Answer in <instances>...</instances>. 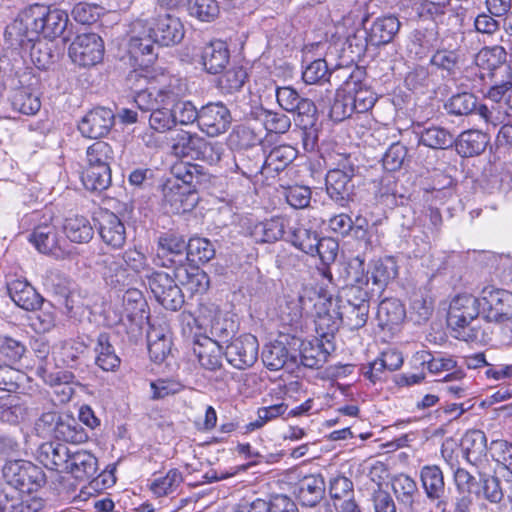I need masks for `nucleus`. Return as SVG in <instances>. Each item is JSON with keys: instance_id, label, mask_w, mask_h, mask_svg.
I'll return each mask as SVG.
<instances>
[{"instance_id": "nucleus-51", "label": "nucleus", "mask_w": 512, "mask_h": 512, "mask_svg": "<svg viewBox=\"0 0 512 512\" xmlns=\"http://www.w3.org/2000/svg\"><path fill=\"white\" fill-rule=\"evenodd\" d=\"M113 161L114 150L107 142L97 141L87 148L86 166L110 168Z\"/></svg>"}, {"instance_id": "nucleus-26", "label": "nucleus", "mask_w": 512, "mask_h": 512, "mask_svg": "<svg viewBox=\"0 0 512 512\" xmlns=\"http://www.w3.org/2000/svg\"><path fill=\"white\" fill-rule=\"evenodd\" d=\"M201 60L208 73H221L230 60V51L226 42L214 40L205 45L202 50Z\"/></svg>"}, {"instance_id": "nucleus-16", "label": "nucleus", "mask_w": 512, "mask_h": 512, "mask_svg": "<svg viewBox=\"0 0 512 512\" xmlns=\"http://www.w3.org/2000/svg\"><path fill=\"white\" fill-rule=\"evenodd\" d=\"M114 124V114L107 108H96L88 112L78 124L80 133L96 139L108 134Z\"/></svg>"}, {"instance_id": "nucleus-62", "label": "nucleus", "mask_w": 512, "mask_h": 512, "mask_svg": "<svg viewBox=\"0 0 512 512\" xmlns=\"http://www.w3.org/2000/svg\"><path fill=\"white\" fill-rule=\"evenodd\" d=\"M287 409L288 406L283 402L267 407H261L257 411L258 418L255 421L250 422L246 428L248 431L259 429L263 427L267 422L283 415Z\"/></svg>"}, {"instance_id": "nucleus-61", "label": "nucleus", "mask_w": 512, "mask_h": 512, "mask_svg": "<svg viewBox=\"0 0 512 512\" xmlns=\"http://www.w3.org/2000/svg\"><path fill=\"white\" fill-rule=\"evenodd\" d=\"M247 78V73L242 67H233L226 71L219 79L220 88L226 93L232 94L239 91Z\"/></svg>"}, {"instance_id": "nucleus-41", "label": "nucleus", "mask_w": 512, "mask_h": 512, "mask_svg": "<svg viewBox=\"0 0 512 512\" xmlns=\"http://www.w3.org/2000/svg\"><path fill=\"white\" fill-rule=\"evenodd\" d=\"M94 351L96 353V364L102 370L114 372L120 367L121 359L115 353L108 334L100 333L98 335Z\"/></svg>"}, {"instance_id": "nucleus-52", "label": "nucleus", "mask_w": 512, "mask_h": 512, "mask_svg": "<svg viewBox=\"0 0 512 512\" xmlns=\"http://www.w3.org/2000/svg\"><path fill=\"white\" fill-rule=\"evenodd\" d=\"M215 256V248L210 240L192 237L188 241L187 260L193 263H207Z\"/></svg>"}, {"instance_id": "nucleus-12", "label": "nucleus", "mask_w": 512, "mask_h": 512, "mask_svg": "<svg viewBox=\"0 0 512 512\" xmlns=\"http://www.w3.org/2000/svg\"><path fill=\"white\" fill-rule=\"evenodd\" d=\"M104 53L103 41L95 33L78 35L69 47V57L79 66H94L102 60Z\"/></svg>"}, {"instance_id": "nucleus-37", "label": "nucleus", "mask_w": 512, "mask_h": 512, "mask_svg": "<svg viewBox=\"0 0 512 512\" xmlns=\"http://www.w3.org/2000/svg\"><path fill=\"white\" fill-rule=\"evenodd\" d=\"M284 240L290 242L297 249L314 256V249L318 240V234L299 223L290 220Z\"/></svg>"}, {"instance_id": "nucleus-27", "label": "nucleus", "mask_w": 512, "mask_h": 512, "mask_svg": "<svg viewBox=\"0 0 512 512\" xmlns=\"http://www.w3.org/2000/svg\"><path fill=\"white\" fill-rule=\"evenodd\" d=\"M325 493L324 480L319 475L303 477L295 486L294 494L304 506H316Z\"/></svg>"}, {"instance_id": "nucleus-42", "label": "nucleus", "mask_w": 512, "mask_h": 512, "mask_svg": "<svg viewBox=\"0 0 512 512\" xmlns=\"http://www.w3.org/2000/svg\"><path fill=\"white\" fill-rule=\"evenodd\" d=\"M172 174L178 181L182 182V186L191 188H197L209 179V175L202 166L190 162L176 163L172 167Z\"/></svg>"}, {"instance_id": "nucleus-43", "label": "nucleus", "mask_w": 512, "mask_h": 512, "mask_svg": "<svg viewBox=\"0 0 512 512\" xmlns=\"http://www.w3.org/2000/svg\"><path fill=\"white\" fill-rule=\"evenodd\" d=\"M63 231L66 237L74 243H87L94 235L90 221L80 215L67 217L63 224Z\"/></svg>"}, {"instance_id": "nucleus-30", "label": "nucleus", "mask_w": 512, "mask_h": 512, "mask_svg": "<svg viewBox=\"0 0 512 512\" xmlns=\"http://www.w3.org/2000/svg\"><path fill=\"white\" fill-rule=\"evenodd\" d=\"M165 200L173 213L180 214L191 211L197 204L198 196L196 188L175 183L165 191Z\"/></svg>"}, {"instance_id": "nucleus-5", "label": "nucleus", "mask_w": 512, "mask_h": 512, "mask_svg": "<svg viewBox=\"0 0 512 512\" xmlns=\"http://www.w3.org/2000/svg\"><path fill=\"white\" fill-rule=\"evenodd\" d=\"M2 478L6 483L4 488L11 492L32 493L46 482L43 470L25 460L8 461L2 468Z\"/></svg>"}, {"instance_id": "nucleus-55", "label": "nucleus", "mask_w": 512, "mask_h": 512, "mask_svg": "<svg viewBox=\"0 0 512 512\" xmlns=\"http://www.w3.org/2000/svg\"><path fill=\"white\" fill-rule=\"evenodd\" d=\"M507 52L505 47L494 46L483 48L476 55V65L482 69L494 71L506 62Z\"/></svg>"}, {"instance_id": "nucleus-34", "label": "nucleus", "mask_w": 512, "mask_h": 512, "mask_svg": "<svg viewBox=\"0 0 512 512\" xmlns=\"http://www.w3.org/2000/svg\"><path fill=\"white\" fill-rule=\"evenodd\" d=\"M452 328L453 337L466 342L487 344L491 341V330L488 325L481 326L480 320H467L457 325H449Z\"/></svg>"}, {"instance_id": "nucleus-9", "label": "nucleus", "mask_w": 512, "mask_h": 512, "mask_svg": "<svg viewBox=\"0 0 512 512\" xmlns=\"http://www.w3.org/2000/svg\"><path fill=\"white\" fill-rule=\"evenodd\" d=\"M155 299L166 309L177 311L184 304V296L174 279L166 272L154 271L146 275Z\"/></svg>"}, {"instance_id": "nucleus-6", "label": "nucleus", "mask_w": 512, "mask_h": 512, "mask_svg": "<svg viewBox=\"0 0 512 512\" xmlns=\"http://www.w3.org/2000/svg\"><path fill=\"white\" fill-rule=\"evenodd\" d=\"M482 317L486 322L504 324L512 338V293L495 287H485L481 291Z\"/></svg>"}, {"instance_id": "nucleus-59", "label": "nucleus", "mask_w": 512, "mask_h": 512, "mask_svg": "<svg viewBox=\"0 0 512 512\" xmlns=\"http://www.w3.org/2000/svg\"><path fill=\"white\" fill-rule=\"evenodd\" d=\"M490 450L493 458L503 466V478H512V444L505 440L491 442Z\"/></svg>"}, {"instance_id": "nucleus-50", "label": "nucleus", "mask_w": 512, "mask_h": 512, "mask_svg": "<svg viewBox=\"0 0 512 512\" xmlns=\"http://www.w3.org/2000/svg\"><path fill=\"white\" fill-rule=\"evenodd\" d=\"M11 104L14 110L25 115H34L41 107L38 94L30 87L17 88L12 95Z\"/></svg>"}, {"instance_id": "nucleus-22", "label": "nucleus", "mask_w": 512, "mask_h": 512, "mask_svg": "<svg viewBox=\"0 0 512 512\" xmlns=\"http://www.w3.org/2000/svg\"><path fill=\"white\" fill-rule=\"evenodd\" d=\"M7 289L12 301L24 310L34 311L43 304L44 299L26 280H13Z\"/></svg>"}, {"instance_id": "nucleus-54", "label": "nucleus", "mask_w": 512, "mask_h": 512, "mask_svg": "<svg viewBox=\"0 0 512 512\" xmlns=\"http://www.w3.org/2000/svg\"><path fill=\"white\" fill-rule=\"evenodd\" d=\"M188 14L201 22H212L220 14L216 0H187Z\"/></svg>"}, {"instance_id": "nucleus-23", "label": "nucleus", "mask_w": 512, "mask_h": 512, "mask_svg": "<svg viewBox=\"0 0 512 512\" xmlns=\"http://www.w3.org/2000/svg\"><path fill=\"white\" fill-rule=\"evenodd\" d=\"M193 353L206 370L216 371L222 366V348L217 341L203 336L194 341Z\"/></svg>"}, {"instance_id": "nucleus-49", "label": "nucleus", "mask_w": 512, "mask_h": 512, "mask_svg": "<svg viewBox=\"0 0 512 512\" xmlns=\"http://www.w3.org/2000/svg\"><path fill=\"white\" fill-rule=\"evenodd\" d=\"M298 363L304 367L317 369L327 361L328 352L323 350L322 345L316 340L313 342H302L299 354L296 355Z\"/></svg>"}, {"instance_id": "nucleus-64", "label": "nucleus", "mask_w": 512, "mask_h": 512, "mask_svg": "<svg viewBox=\"0 0 512 512\" xmlns=\"http://www.w3.org/2000/svg\"><path fill=\"white\" fill-rule=\"evenodd\" d=\"M406 156L407 148L399 142L393 143L382 158L383 167L387 171H397L402 167Z\"/></svg>"}, {"instance_id": "nucleus-45", "label": "nucleus", "mask_w": 512, "mask_h": 512, "mask_svg": "<svg viewBox=\"0 0 512 512\" xmlns=\"http://www.w3.org/2000/svg\"><path fill=\"white\" fill-rule=\"evenodd\" d=\"M254 118L260 121L268 133L284 134L291 127L290 118L282 112L257 108L252 112Z\"/></svg>"}, {"instance_id": "nucleus-36", "label": "nucleus", "mask_w": 512, "mask_h": 512, "mask_svg": "<svg viewBox=\"0 0 512 512\" xmlns=\"http://www.w3.org/2000/svg\"><path fill=\"white\" fill-rule=\"evenodd\" d=\"M489 142L487 134L478 130H467L455 139L456 151L462 157H473L481 154Z\"/></svg>"}, {"instance_id": "nucleus-47", "label": "nucleus", "mask_w": 512, "mask_h": 512, "mask_svg": "<svg viewBox=\"0 0 512 512\" xmlns=\"http://www.w3.org/2000/svg\"><path fill=\"white\" fill-rule=\"evenodd\" d=\"M81 180L87 190L101 193L111 185V168L85 166Z\"/></svg>"}, {"instance_id": "nucleus-60", "label": "nucleus", "mask_w": 512, "mask_h": 512, "mask_svg": "<svg viewBox=\"0 0 512 512\" xmlns=\"http://www.w3.org/2000/svg\"><path fill=\"white\" fill-rule=\"evenodd\" d=\"M26 348L20 341L0 335V358L7 364L18 362L25 354Z\"/></svg>"}, {"instance_id": "nucleus-1", "label": "nucleus", "mask_w": 512, "mask_h": 512, "mask_svg": "<svg viewBox=\"0 0 512 512\" xmlns=\"http://www.w3.org/2000/svg\"><path fill=\"white\" fill-rule=\"evenodd\" d=\"M183 37L184 26L181 20L162 9H155L151 15L142 14L132 23L128 50L134 58L146 56L149 63L157 56L154 52L156 44L175 45Z\"/></svg>"}, {"instance_id": "nucleus-39", "label": "nucleus", "mask_w": 512, "mask_h": 512, "mask_svg": "<svg viewBox=\"0 0 512 512\" xmlns=\"http://www.w3.org/2000/svg\"><path fill=\"white\" fill-rule=\"evenodd\" d=\"M461 446L466 460L477 465L487 453L486 435L481 430L468 431L462 439Z\"/></svg>"}, {"instance_id": "nucleus-40", "label": "nucleus", "mask_w": 512, "mask_h": 512, "mask_svg": "<svg viewBox=\"0 0 512 512\" xmlns=\"http://www.w3.org/2000/svg\"><path fill=\"white\" fill-rule=\"evenodd\" d=\"M178 93L176 100L170 104L175 127L177 125H190L198 123L199 110L190 100H182L184 89L180 79L177 78Z\"/></svg>"}, {"instance_id": "nucleus-10", "label": "nucleus", "mask_w": 512, "mask_h": 512, "mask_svg": "<svg viewBox=\"0 0 512 512\" xmlns=\"http://www.w3.org/2000/svg\"><path fill=\"white\" fill-rule=\"evenodd\" d=\"M290 218L274 216L263 221L246 218L242 221V227L256 243H275L284 239Z\"/></svg>"}, {"instance_id": "nucleus-33", "label": "nucleus", "mask_w": 512, "mask_h": 512, "mask_svg": "<svg viewBox=\"0 0 512 512\" xmlns=\"http://www.w3.org/2000/svg\"><path fill=\"white\" fill-rule=\"evenodd\" d=\"M405 316L404 305L396 298H385L378 305L377 320L382 329L392 330L403 322Z\"/></svg>"}, {"instance_id": "nucleus-56", "label": "nucleus", "mask_w": 512, "mask_h": 512, "mask_svg": "<svg viewBox=\"0 0 512 512\" xmlns=\"http://www.w3.org/2000/svg\"><path fill=\"white\" fill-rule=\"evenodd\" d=\"M147 338L150 358L156 363L163 362L170 353L171 339L156 330L149 332Z\"/></svg>"}, {"instance_id": "nucleus-58", "label": "nucleus", "mask_w": 512, "mask_h": 512, "mask_svg": "<svg viewBox=\"0 0 512 512\" xmlns=\"http://www.w3.org/2000/svg\"><path fill=\"white\" fill-rule=\"evenodd\" d=\"M393 491L396 497L405 505H412L414 496L418 492L416 482L405 474H400L393 479Z\"/></svg>"}, {"instance_id": "nucleus-57", "label": "nucleus", "mask_w": 512, "mask_h": 512, "mask_svg": "<svg viewBox=\"0 0 512 512\" xmlns=\"http://www.w3.org/2000/svg\"><path fill=\"white\" fill-rule=\"evenodd\" d=\"M477 108V99L471 93H459L453 95L445 104L449 114L456 116L469 115Z\"/></svg>"}, {"instance_id": "nucleus-11", "label": "nucleus", "mask_w": 512, "mask_h": 512, "mask_svg": "<svg viewBox=\"0 0 512 512\" xmlns=\"http://www.w3.org/2000/svg\"><path fill=\"white\" fill-rule=\"evenodd\" d=\"M93 264L107 285L123 288L130 284L132 275L124 265L121 254L99 252L94 256Z\"/></svg>"}, {"instance_id": "nucleus-48", "label": "nucleus", "mask_w": 512, "mask_h": 512, "mask_svg": "<svg viewBox=\"0 0 512 512\" xmlns=\"http://www.w3.org/2000/svg\"><path fill=\"white\" fill-rule=\"evenodd\" d=\"M419 142L429 148L447 149L454 145L455 137L443 127L432 126L419 133Z\"/></svg>"}, {"instance_id": "nucleus-7", "label": "nucleus", "mask_w": 512, "mask_h": 512, "mask_svg": "<svg viewBox=\"0 0 512 512\" xmlns=\"http://www.w3.org/2000/svg\"><path fill=\"white\" fill-rule=\"evenodd\" d=\"M276 99L279 106L293 113L296 118L295 122L303 130V134L307 137L309 132L317 120V108L315 104L308 98L302 97L293 87L284 86L276 89Z\"/></svg>"}, {"instance_id": "nucleus-44", "label": "nucleus", "mask_w": 512, "mask_h": 512, "mask_svg": "<svg viewBox=\"0 0 512 512\" xmlns=\"http://www.w3.org/2000/svg\"><path fill=\"white\" fill-rule=\"evenodd\" d=\"M298 151L291 145L283 144L271 149L268 155H264L267 176L271 172L279 173L290 165L297 157Z\"/></svg>"}, {"instance_id": "nucleus-2", "label": "nucleus", "mask_w": 512, "mask_h": 512, "mask_svg": "<svg viewBox=\"0 0 512 512\" xmlns=\"http://www.w3.org/2000/svg\"><path fill=\"white\" fill-rule=\"evenodd\" d=\"M68 21V14L65 11L34 4L24 9L7 26L5 35L11 45L33 50L34 42L40 35L50 40L60 37Z\"/></svg>"}, {"instance_id": "nucleus-13", "label": "nucleus", "mask_w": 512, "mask_h": 512, "mask_svg": "<svg viewBox=\"0 0 512 512\" xmlns=\"http://www.w3.org/2000/svg\"><path fill=\"white\" fill-rule=\"evenodd\" d=\"M232 122L228 107L222 102H210L199 109L198 127L208 136L225 133Z\"/></svg>"}, {"instance_id": "nucleus-29", "label": "nucleus", "mask_w": 512, "mask_h": 512, "mask_svg": "<svg viewBox=\"0 0 512 512\" xmlns=\"http://www.w3.org/2000/svg\"><path fill=\"white\" fill-rule=\"evenodd\" d=\"M21 494L17 490L9 492L2 488L0 498L4 499V503L0 502V512H39L43 509L44 502L41 498H22Z\"/></svg>"}, {"instance_id": "nucleus-46", "label": "nucleus", "mask_w": 512, "mask_h": 512, "mask_svg": "<svg viewBox=\"0 0 512 512\" xmlns=\"http://www.w3.org/2000/svg\"><path fill=\"white\" fill-rule=\"evenodd\" d=\"M183 481L182 472L177 468H172L165 475L151 480L149 488L153 495L157 497L169 496L178 491Z\"/></svg>"}, {"instance_id": "nucleus-63", "label": "nucleus", "mask_w": 512, "mask_h": 512, "mask_svg": "<svg viewBox=\"0 0 512 512\" xmlns=\"http://www.w3.org/2000/svg\"><path fill=\"white\" fill-rule=\"evenodd\" d=\"M330 72L324 59L311 62L303 71L302 78L306 84H320L328 81Z\"/></svg>"}, {"instance_id": "nucleus-17", "label": "nucleus", "mask_w": 512, "mask_h": 512, "mask_svg": "<svg viewBox=\"0 0 512 512\" xmlns=\"http://www.w3.org/2000/svg\"><path fill=\"white\" fill-rule=\"evenodd\" d=\"M420 480L427 498L435 502L437 508L446 507L445 481L442 470L437 465H426L420 470Z\"/></svg>"}, {"instance_id": "nucleus-35", "label": "nucleus", "mask_w": 512, "mask_h": 512, "mask_svg": "<svg viewBox=\"0 0 512 512\" xmlns=\"http://www.w3.org/2000/svg\"><path fill=\"white\" fill-rule=\"evenodd\" d=\"M397 274L398 267L396 261L392 257H386L373 263L370 277H366L364 283L368 285L371 280L372 285L377 287L378 292H381L391 280L396 278ZM357 282L359 284L363 283V281L359 279H357Z\"/></svg>"}, {"instance_id": "nucleus-8", "label": "nucleus", "mask_w": 512, "mask_h": 512, "mask_svg": "<svg viewBox=\"0 0 512 512\" xmlns=\"http://www.w3.org/2000/svg\"><path fill=\"white\" fill-rule=\"evenodd\" d=\"M345 301L340 296L338 315L344 325L351 330L363 327L369 313L368 292L359 285H353L344 290Z\"/></svg>"}, {"instance_id": "nucleus-32", "label": "nucleus", "mask_w": 512, "mask_h": 512, "mask_svg": "<svg viewBox=\"0 0 512 512\" xmlns=\"http://www.w3.org/2000/svg\"><path fill=\"white\" fill-rule=\"evenodd\" d=\"M174 276L191 294H202L208 290L210 285L209 276L198 267H177Z\"/></svg>"}, {"instance_id": "nucleus-38", "label": "nucleus", "mask_w": 512, "mask_h": 512, "mask_svg": "<svg viewBox=\"0 0 512 512\" xmlns=\"http://www.w3.org/2000/svg\"><path fill=\"white\" fill-rule=\"evenodd\" d=\"M55 438L74 444L84 443L89 435L81 424L69 415H63L52 429Z\"/></svg>"}, {"instance_id": "nucleus-19", "label": "nucleus", "mask_w": 512, "mask_h": 512, "mask_svg": "<svg viewBox=\"0 0 512 512\" xmlns=\"http://www.w3.org/2000/svg\"><path fill=\"white\" fill-rule=\"evenodd\" d=\"M482 316L480 297L473 295H459L453 299L448 312V324L457 325L467 320H474Z\"/></svg>"}, {"instance_id": "nucleus-4", "label": "nucleus", "mask_w": 512, "mask_h": 512, "mask_svg": "<svg viewBox=\"0 0 512 512\" xmlns=\"http://www.w3.org/2000/svg\"><path fill=\"white\" fill-rule=\"evenodd\" d=\"M171 149L178 157H190L211 165L218 163L222 155L218 143L208 142L199 134L185 130H179L172 137Z\"/></svg>"}, {"instance_id": "nucleus-31", "label": "nucleus", "mask_w": 512, "mask_h": 512, "mask_svg": "<svg viewBox=\"0 0 512 512\" xmlns=\"http://www.w3.org/2000/svg\"><path fill=\"white\" fill-rule=\"evenodd\" d=\"M400 26L401 23L396 16L377 18L370 28L366 41L372 46L388 44L398 33Z\"/></svg>"}, {"instance_id": "nucleus-21", "label": "nucleus", "mask_w": 512, "mask_h": 512, "mask_svg": "<svg viewBox=\"0 0 512 512\" xmlns=\"http://www.w3.org/2000/svg\"><path fill=\"white\" fill-rule=\"evenodd\" d=\"M353 177L339 170H329L325 179L328 196L341 206H345L354 192Z\"/></svg>"}, {"instance_id": "nucleus-18", "label": "nucleus", "mask_w": 512, "mask_h": 512, "mask_svg": "<svg viewBox=\"0 0 512 512\" xmlns=\"http://www.w3.org/2000/svg\"><path fill=\"white\" fill-rule=\"evenodd\" d=\"M404 362L403 355L394 348H389L380 353L372 362L362 366V374L372 383L382 380L386 371L398 370Z\"/></svg>"}, {"instance_id": "nucleus-14", "label": "nucleus", "mask_w": 512, "mask_h": 512, "mask_svg": "<svg viewBox=\"0 0 512 512\" xmlns=\"http://www.w3.org/2000/svg\"><path fill=\"white\" fill-rule=\"evenodd\" d=\"M259 343L252 334H243L230 341L226 346L227 361L237 369L251 367L258 359Z\"/></svg>"}, {"instance_id": "nucleus-20", "label": "nucleus", "mask_w": 512, "mask_h": 512, "mask_svg": "<svg viewBox=\"0 0 512 512\" xmlns=\"http://www.w3.org/2000/svg\"><path fill=\"white\" fill-rule=\"evenodd\" d=\"M65 472L81 481L93 479L98 473V460L87 450L71 451Z\"/></svg>"}, {"instance_id": "nucleus-3", "label": "nucleus", "mask_w": 512, "mask_h": 512, "mask_svg": "<svg viewBox=\"0 0 512 512\" xmlns=\"http://www.w3.org/2000/svg\"><path fill=\"white\" fill-rule=\"evenodd\" d=\"M178 95L177 78L162 75L158 80L157 89L141 91L134 96V102L142 112H150V128L158 133H165L175 127L170 104Z\"/></svg>"}, {"instance_id": "nucleus-53", "label": "nucleus", "mask_w": 512, "mask_h": 512, "mask_svg": "<svg viewBox=\"0 0 512 512\" xmlns=\"http://www.w3.org/2000/svg\"><path fill=\"white\" fill-rule=\"evenodd\" d=\"M236 168L248 179H252L260 173L267 174L264 153L260 151H250L236 161Z\"/></svg>"}, {"instance_id": "nucleus-25", "label": "nucleus", "mask_w": 512, "mask_h": 512, "mask_svg": "<svg viewBox=\"0 0 512 512\" xmlns=\"http://www.w3.org/2000/svg\"><path fill=\"white\" fill-rule=\"evenodd\" d=\"M71 449L59 442H45L38 449V460L48 469L65 472Z\"/></svg>"}, {"instance_id": "nucleus-28", "label": "nucleus", "mask_w": 512, "mask_h": 512, "mask_svg": "<svg viewBox=\"0 0 512 512\" xmlns=\"http://www.w3.org/2000/svg\"><path fill=\"white\" fill-rule=\"evenodd\" d=\"M263 364L272 371L282 368L292 370L298 365L297 356L290 354L286 346L281 342L265 345L262 351Z\"/></svg>"}, {"instance_id": "nucleus-24", "label": "nucleus", "mask_w": 512, "mask_h": 512, "mask_svg": "<svg viewBox=\"0 0 512 512\" xmlns=\"http://www.w3.org/2000/svg\"><path fill=\"white\" fill-rule=\"evenodd\" d=\"M29 241L43 254H52L59 257L63 252L57 229L51 224H42L35 227L29 235Z\"/></svg>"}, {"instance_id": "nucleus-15", "label": "nucleus", "mask_w": 512, "mask_h": 512, "mask_svg": "<svg viewBox=\"0 0 512 512\" xmlns=\"http://www.w3.org/2000/svg\"><path fill=\"white\" fill-rule=\"evenodd\" d=\"M98 232L105 245L121 249L126 242V228L122 220L113 212L102 211L97 217Z\"/></svg>"}]
</instances>
